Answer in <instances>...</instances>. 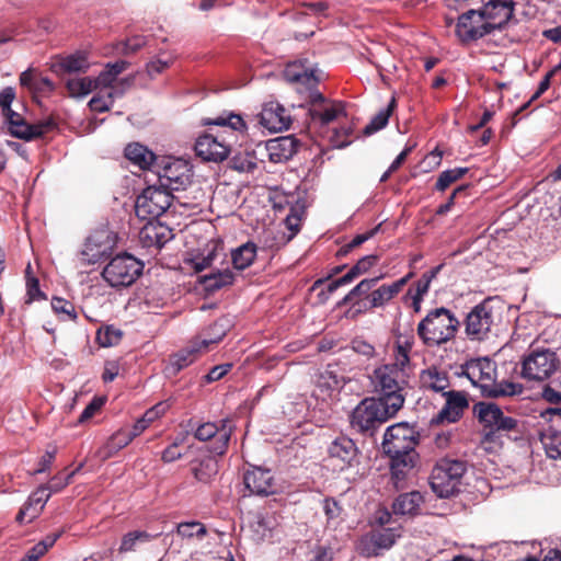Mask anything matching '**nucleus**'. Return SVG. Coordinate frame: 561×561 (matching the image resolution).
Wrapping results in <instances>:
<instances>
[{"label":"nucleus","instance_id":"nucleus-1","mask_svg":"<svg viewBox=\"0 0 561 561\" xmlns=\"http://www.w3.org/2000/svg\"><path fill=\"white\" fill-rule=\"evenodd\" d=\"M412 343H398L393 351V363L376 367L370 375V383L377 398L391 408L401 410L404 404V389L411 373L410 352Z\"/></svg>","mask_w":561,"mask_h":561},{"label":"nucleus","instance_id":"nucleus-2","mask_svg":"<svg viewBox=\"0 0 561 561\" xmlns=\"http://www.w3.org/2000/svg\"><path fill=\"white\" fill-rule=\"evenodd\" d=\"M381 445L390 458L392 479L398 484L415 465L417 433L408 423L400 422L386 430Z\"/></svg>","mask_w":561,"mask_h":561},{"label":"nucleus","instance_id":"nucleus-3","mask_svg":"<svg viewBox=\"0 0 561 561\" xmlns=\"http://www.w3.org/2000/svg\"><path fill=\"white\" fill-rule=\"evenodd\" d=\"M458 376L468 378L482 394L491 398L520 394L523 386L511 381L496 382V365L486 357L472 358L460 366Z\"/></svg>","mask_w":561,"mask_h":561},{"label":"nucleus","instance_id":"nucleus-4","mask_svg":"<svg viewBox=\"0 0 561 561\" xmlns=\"http://www.w3.org/2000/svg\"><path fill=\"white\" fill-rule=\"evenodd\" d=\"M460 325L457 317L447 308L431 310L417 324V335L427 346H439L456 336Z\"/></svg>","mask_w":561,"mask_h":561},{"label":"nucleus","instance_id":"nucleus-5","mask_svg":"<svg viewBox=\"0 0 561 561\" xmlns=\"http://www.w3.org/2000/svg\"><path fill=\"white\" fill-rule=\"evenodd\" d=\"M399 411L378 398H366L353 410L351 425L358 432L373 435L377 427L393 417Z\"/></svg>","mask_w":561,"mask_h":561},{"label":"nucleus","instance_id":"nucleus-6","mask_svg":"<svg viewBox=\"0 0 561 561\" xmlns=\"http://www.w3.org/2000/svg\"><path fill=\"white\" fill-rule=\"evenodd\" d=\"M210 330L215 332L214 335L198 336L190 345L169 357V362L164 367V374L168 377L176 376L182 369L193 364L201 354L208 350L209 345L220 342L226 334L224 324L219 322L214 323Z\"/></svg>","mask_w":561,"mask_h":561},{"label":"nucleus","instance_id":"nucleus-7","mask_svg":"<svg viewBox=\"0 0 561 561\" xmlns=\"http://www.w3.org/2000/svg\"><path fill=\"white\" fill-rule=\"evenodd\" d=\"M467 470L466 462L443 458L432 470L430 483L439 497H449L459 491L461 479Z\"/></svg>","mask_w":561,"mask_h":561},{"label":"nucleus","instance_id":"nucleus-8","mask_svg":"<svg viewBox=\"0 0 561 561\" xmlns=\"http://www.w3.org/2000/svg\"><path fill=\"white\" fill-rule=\"evenodd\" d=\"M142 270V262L128 253H122L104 266L102 277L111 287H128L136 282Z\"/></svg>","mask_w":561,"mask_h":561},{"label":"nucleus","instance_id":"nucleus-9","mask_svg":"<svg viewBox=\"0 0 561 561\" xmlns=\"http://www.w3.org/2000/svg\"><path fill=\"white\" fill-rule=\"evenodd\" d=\"M559 365L556 352L546 347L531 348L522 359L520 376L529 381H543L559 368Z\"/></svg>","mask_w":561,"mask_h":561},{"label":"nucleus","instance_id":"nucleus-10","mask_svg":"<svg viewBox=\"0 0 561 561\" xmlns=\"http://www.w3.org/2000/svg\"><path fill=\"white\" fill-rule=\"evenodd\" d=\"M153 172L158 175L160 185L165 190H184L191 183V165L181 158L160 157L154 164Z\"/></svg>","mask_w":561,"mask_h":561},{"label":"nucleus","instance_id":"nucleus-11","mask_svg":"<svg viewBox=\"0 0 561 561\" xmlns=\"http://www.w3.org/2000/svg\"><path fill=\"white\" fill-rule=\"evenodd\" d=\"M496 314L491 299H484L474 306L466 316L465 333L470 341L488 339L495 323Z\"/></svg>","mask_w":561,"mask_h":561},{"label":"nucleus","instance_id":"nucleus-12","mask_svg":"<svg viewBox=\"0 0 561 561\" xmlns=\"http://www.w3.org/2000/svg\"><path fill=\"white\" fill-rule=\"evenodd\" d=\"M117 244V236L107 228L94 230L85 240L80 252L83 264H95L108 257Z\"/></svg>","mask_w":561,"mask_h":561},{"label":"nucleus","instance_id":"nucleus-13","mask_svg":"<svg viewBox=\"0 0 561 561\" xmlns=\"http://www.w3.org/2000/svg\"><path fill=\"white\" fill-rule=\"evenodd\" d=\"M172 195L165 188L148 186L137 197L135 211L141 220L160 217L171 205Z\"/></svg>","mask_w":561,"mask_h":561},{"label":"nucleus","instance_id":"nucleus-14","mask_svg":"<svg viewBox=\"0 0 561 561\" xmlns=\"http://www.w3.org/2000/svg\"><path fill=\"white\" fill-rule=\"evenodd\" d=\"M478 420L490 433L512 432L517 428L518 421L504 414L499 405L492 402H478L473 408Z\"/></svg>","mask_w":561,"mask_h":561},{"label":"nucleus","instance_id":"nucleus-15","mask_svg":"<svg viewBox=\"0 0 561 561\" xmlns=\"http://www.w3.org/2000/svg\"><path fill=\"white\" fill-rule=\"evenodd\" d=\"M233 426L228 419L221 420L219 424L207 422L197 427L195 437L199 440L215 438L211 446V453L224 455L230 440Z\"/></svg>","mask_w":561,"mask_h":561},{"label":"nucleus","instance_id":"nucleus-16","mask_svg":"<svg viewBox=\"0 0 561 561\" xmlns=\"http://www.w3.org/2000/svg\"><path fill=\"white\" fill-rule=\"evenodd\" d=\"M457 35L465 42L476 41L492 32L481 9L461 14L456 26Z\"/></svg>","mask_w":561,"mask_h":561},{"label":"nucleus","instance_id":"nucleus-17","mask_svg":"<svg viewBox=\"0 0 561 561\" xmlns=\"http://www.w3.org/2000/svg\"><path fill=\"white\" fill-rule=\"evenodd\" d=\"M309 116L312 124L323 128L341 116H346V112L343 103L327 102L321 93H316L312 95Z\"/></svg>","mask_w":561,"mask_h":561},{"label":"nucleus","instance_id":"nucleus-18","mask_svg":"<svg viewBox=\"0 0 561 561\" xmlns=\"http://www.w3.org/2000/svg\"><path fill=\"white\" fill-rule=\"evenodd\" d=\"M339 387L340 383L336 375L329 370L321 373L311 392V398L317 401L314 408H318L322 412H328L339 393Z\"/></svg>","mask_w":561,"mask_h":561},{"label":"nucleus","instance_id":"nucleus-19","mask_svg":"<svg viewBox=\"0 0 561 561\" xmlns=\"http://www.w3.org/2000/svg\"><path fill=\"white\" fill-rule=\"evenodd\" d=\"M230 150L225 139L210 134L198 137L195 142L196 154L205 161L221 162L228 158Z\"/></svg>","mask_w":561,"mask_h":561},{"label":"nucleus","instance_id":"nucleus-20","mask_svg":"<svg viewBox=\"0 0 561 561\" xmlns=\"http://www.w3.org/2000/svg\"><path fill=\"white\" fill-rule=\"evenodd\" d=\"M260 124L273 133L288 129L291 124V117L288 111L276 102H270L264 105L260 115Z\"/></svg>","mask_w":561,"mask_h":561},{"label":"nucleus","instance_id":"nucleus-21","mask_svg":"<svg viewBox=\"0 0 561 561\" xmlns=\"http://www.w3.org/2000/svg\"><path fill=\"white\" fill-rule=\"evenodd\" d=\"M90 66L88 54L79 50L65 56H56L51 61L50 69L57 76L62 77L66 73H85Z\"/></svg>","mask_w":561,"mask_h":561},{"label":"nucleus","instance_id":"nucleus-22","mask_svg":"<svg viewBox=\"0 0 561 561\" xmlns=\"http://www.w3.org/2000/svg\"><path fill=\"white\" fill-rule=\"evenodd\" d=\"M283 76L286 81L299 83L309 89L319 82L318 70L307 59L288 62Z\"/></svg>","mask_w":561,"mask_h":561},{"label":"nucleus","instance_id":"nucleus-23","mask_svg":"<svg viewBox=\"0 0 561 561\" xmlns=\"http://www.w3.org/2000/svg\"><path fill=\"white\" fill-rule=\"evenodd\" d=\"M243 481L251 494L270 495L276 492L274 476L268 469L255 467L248 470Z\"/></svg>","mask_w":561,"mask_h":561},{"label":"nucleus","instance_id":"nucleus-24","mask_svg":"<svg viewBox=\"0 0 561 561\" xmlns=\"http://www.w3.org/2000/svg\"><path fill=\"white\" fill-rule=\"evenodd\" d=\"M481 11L493 32L503 27L511 20L514 2L512 0H490L481 8Z\"/></svg>","mask_w":561,"mask_h":561},{"label":"nucleus","instance_id":"nucleus-25","mask_svg":"<svg viewBox=\"0 0 561 561\" xmlns=\"http://www.w3.org/2000/svg\"><path fill=\"white\" fill-rule=\"evenodd\" d=\"M446 398L445 405L439 411L437 419L438 421H447L454 423L458 421L463 411L468 408L469 402L463 391H446L443 394Z\"/></svg>","mask_w":561,"mask_h":561},{"label":"nucleus","instance_id":"nucleus-26","mask_svg":"<svg viewBox=\"0 0 561 561\" xmlns=\"http://www.w3.org/2000/svg\"><path fill=\"white\" fill-rule=\"evenodd\" d=\"M552 412L560 416L540 433V442L549 458L561 459V409H554Z\"/></svg>","mask_w":561,"mask_h":561},{"label":"nucleus","instance_id":"nucleus-27","mask_svg":"<svg viewBox=\"0 0 561 561\" xmlns=\"http://www.w3.org/2000/svg\"><path fill=\"white\" fill-rule=\"evenodd\" d=\"M140 241L147 248H161L173 238L172 230L160 222H148L139 232Z\"/></svg>","mask_w":561,"mask_h":561},{"label":"nucleus","instance_id":"nucleus-28","mask_svg":"<svg viewBox=\"0 0 561 561\" xmlns=\"http://www.w3.org/2000/svg\"><path fill=\"white\" fill-rule=\"evenodd\" d=\"M55 122L51 118L45 119L34 125L27 124L24 119L22 122H13L9 133L16 138L30 141L37 137L43 136L45 133L54 129Z\"/></svg>","mask_w":561,"mask_h":561},{"label":"nucleus","instance_id":"nucleus-29","mask_svg":"<svg viewBox=\"0 0 561 561\" xmlns=\"http://www.w3.org/2000/svg\"><path fill=\"white\" fill-rule=\"evenodd\" d=\"M412 277V273L405 275L404 277L398 279L397 282L382 285L379 288L373 290L368 295V307L369 308H379L383 307L387 302H389L396 295L400 293L403 286L408 283V280Z\"/></svg>","mask_w":561,"mask_h":561},{"label":"nucleus","instance_id":"nucleus-30","mask_svg":"<svg viewBox=\"0 0 561 561\" xmlns=\"http://www.w3.org/2000/svg\"><path fill=\"white\" fill-rule=\"evenodd\" d=\"M125 157L141 170L154 171V164L160 159L147 147L135 142L125 148Z\"/></svg>","mask_w":561,"mask_h":561},{"label":"nucleus","instance_id":"nucleus-31","mask_svg":"<svg viewBox=\"0 0 561 561\" xmlns=\"http://www.w3.org/2000/svg\"><path fill=\"white\" fill-rule=\"evenodd\" d=\"M400 536V527L382 528L380 530L373 531L369 536V542L371 545L369 554L378 556L379 550L390 549Z\"/></svg>","mask_w":561,"mask_h":561},{"label":"nucleus","instance_id":"nucleus-32","mask_svg":"<svg viewBox=\"0 0 561 561\" xmlns=\"http://www.w3.org/2000/svg\"><path fill=\"white\" fill-rule=\"evenodd\" d=\"M51 493L46 485L39 486L35 492L31 494L27 503L20 510L18 514V520L22 522L24 516L28 515L30 519L35 518L39 512L44 508V505L49 500Z\"/></svg>","mask_w":561,"mask_h":561},{"label":"nucleus","instance_id":"nucleus-33","mask_svg":"<svg viewBox=\"0 0 561 561\" xmlns=\"http://www.w3.org/2000/svg\"><path fill=\"white\" fill-rule=\"evenodd\" d=\"M331 458L339 459L343 466H350L357 456L355 443L345 436L337 437L329 447Z\"/></svg>","mask_w":561,"mask_h":561},{"label":"nucleus","instance_id":"nucleus-34","mask_svg":"<svg viewBox=\"0 0 561 561\" xmlns=\"http://www.w3.org/2000/svg\"><path fill=\"white\" fill-rule=\"evenodd\" d=\"M421 385L423 388L435 392H446L449 387V379L445 371L438 370L436 367H430L421 373Z\"/></svg>","mask_w":561,"mask_h":561},{"label":"nucleus","instance_id":"nucleus-35","mask_svg":"<svg viewBox=\"0 0 561 561\" xmlns=\"http://www.w3.org/2000/svg\"><path fill=\"white\" fill-rule=\"evenodd\" d=\"M423 497L420 492H409L399 495L392 504L393 513L397 515H415L420 508Z\"/></svg>","mask_w":561,"mask_h":561},{"label":"nucleus","instance_id":"nucleus-36","mask_svg":"<svg viewBox=\"0 0 561 561\" xmlns=\"http://www.w3.org/2000/svg\"><path fill=\"white\" fill-rule=\"evenodd\" d=\"M159 536L160 534H150L145 530L128 531L123 536L118 551L121 553L136 551L139 546L148 543Z\"/></svg>","mask_w":561,"mask_h":561},{"label":"nucleus","instance_id":"nucleus-37","mask_svg":"<svg viewBox=\"0 0 561 561\" xmlns=\"http://www.w3.org/2000/svg\"><path fill=\"white\" fill-rule=\"evenodd\" d=\"M68 95L83 99L95 90V80L91 77H71L65 81Z\"/></svg>","mask_w":561,"mask_h":561},{"label":"nucleus","instance_id":"nucleus-38","mask_svg":"<svg viewBox=\"0 0 561 561\" xmlns=\"http://www.w3.org/2000/svg\"><path fill=\"white\" fill-rule=\"evenodd\" d=\"M233 273L226 268L201 277L199 282L206 291L214 293L233 283Z\"/></svg>","mask_w":561,"mask_h":561},{"label":"nucleus","instance_id":"nucleus-39","mask_svg":"<svg viewBox=\"0 0 561 561\" xmlns=\"http://www.w3.org/2000/svg\"><path fill=\"white\" fill-rule=\"evenodd\" d=\"M256 257V245L253 242H247L231 253L232 264L237 270H245Z\"/></svg>","mask_w":561,"mask_h":561},{"label":"nucleus","instance_id":"nucleus-40","mask_svg":"<svg viewBox=\"0 0 561 561\" xmlns=\"http://www.w3.org/2000/svg\"><path fill=\"white\" fill-rule=\"evenodd\" d=\"M131 440L133 438L130 437L128 432L118 431L115 434H113L105 443V445L100 449V456L103 459L110 458L118 450L126 447Z\"/></svg>","mask_w":561,"mask_h":561},{"label":"nucleus","instance_id":"nucleus-41","mask_svg":"<svg viewBox=\"0 0 561 561\" xmlns=\"http://www.w3.org/2000/svg\"><path fill=\"white\" fill-rule=\"evenodd\" d=\"M196 480L208 483L218 472V461L214 457H206L192 468Z\"/></svg>","mask_w":561,"mask_h":561},{"label":"nucleus","instance_id":"nucleus-42","mask_svg":"<svg viewBox=\"0 0 561 561\" xmlns=\"http://www.w3.org/2000/svg\"><path fill=\"white\" fill-rule=\"evenodd\" d=\"M354 126L351 123L342 124L337 128H333L328 139L333 148L342 149L351 145Z\"/></svg>","mask_w":561,"mask_h":561},{"label":"nucleus","instance_id":"nucleus-43","mask_svg":"<svg viewBox=\"0 0 561 561\" xmlns=\"http://www.w3.org/2000/svg\"><path fill=\"white\" fill-rule=\"evenodd\" d=\"M206 125H216V126H228L232 130L243 131L247 128L245 122L239 114L234 113H222L215 118H209L205 121Z\"/></svg>","mask_w":561,"mask_h":561},{"label":"nucleus","instance_id":"nucleus-44","mask_svg":"<svg viewBox=\"0 0 561 561\" xmlns=\"http://www.w3.org/2000/svg\"><path fill=\"white\" fill-rule=\"evenodd\" d=\"M396 106V99L392 98L387 107L380 110L370 121V123L365 127V134L371 135L380 129H382L389 121V117Z\"/></svg>","mask_w":561,"mask_h":561},{"label":"nucleus","instance_id":"nucleus-45","mask_svg":"<svg viewBox=\"0 0 561 561\" xmlns=\"http://www.w3.org/2000/svg\"><path fill=\"white\" fill-rule=\"evenodd\" d=\"M380 277L374 278H365L359 282L341 301V305L351 304L356 297L366 296L368 300V295L370 294L371 288L377 284Z\"/></svg>","mask_w":561,"mask_h":561},{"label":"nucleus","instance_id":"nucleus-46","mask_svg":"<svg viewBox=\"0 0 561 561\" xmlns=\"http://www.w3.org/2000/svg\"><path fill=\"white\" fill-rule=\"evenodd\" d=\"M295 141L289 137L272 140L268 145L271 157L289 158L294 152Z\"/></svg>","mask_w":561,"mask_h":561},{"label":"nucleus","instance_id":"nucleus-47","mask_svg":"<svg viewBox=\"0 0 561 561\" xmlns=\"http://www.w3.org/2000/svg\"><path fill=\"white\" fill-rule=\"evenodd\" d=\"M176 533L183 538H198L202 539L207 535L206 527L199 522H185L180 523L176 527Z\"/></svg>","mask_w":561,"mask_h":561},{"label":"nucleus","instance_id":"nucleus-48","mask_svg":"<svg viewBox=\"0 0 561 561\" xmlns=\"http://www.w3.org/2000/svg\"><path fill=\"white\" fill-rule=\"evenodd\" d=\"M467 171V168H455L442 172L435 184L436 190L442 192L445 191L451 183L461 179Z\"/></svg>","mask_w":561,"mask_h":561},{"label":"nucleus","instance_id":"nucleus-49","mask_svg":"<svg viewBox=\"0 0 561 561\" xmlns=\"http://www.w3.org/2000/svg\"><path fill=\"white\" fill-rule=\"evenodd\" d=\"M122 332L114 327H105L96 333V341L102 347L114 346L119 343Z\"/></svg>","mask_w":561,"mask_h":561},{"label":"nucleus","instance_id":"nucleus-50","mask_svg":"<svg viewBox=\"0 0 561 561\" xmlns=\"http://www.w3.org/2000/svg\"><path fill=\"white\" fill-rule=\"evenodd\" d=\"M231 168L238 172H253L257 163L255 158L250 153H238L231 159Z\"/></svg>","mask_w":561,"mask_h":561},{"label":"nucleus","instance_id":"nucleus-51","mask_svg":"<svg viewBox=\"0 0 561 561\" xmlns=\"http://www.w3.org/2000/svg\"><path fill=\"white\" fill-rule=\"evenodd\" d=\"M51 308L57 314L61 316L64 320H75L77 318L75 306L64 298L54 297Z\"/></svg>","mask_w":561,"mask_h":561},{"label":"nucleus","instance_id":"nucleus-52","mask_svg":"<svg viewBox=\"0 0 561 561\" xmlns=\"http://www.w3.org/2000/svg\"><path fill=\"white\" fill-rule=\"evenodd\" d=\"M89 107L93 112L103 113L108 111L112 106V95H107L106 92L103 93L102 90L99 91L88 103Z\"/></svg>","mask_w":561,"mask_h":561},{"label":"nucleus","instance_id":"nucleus-53","mask_svg":"<svg viewBox=\"0 0 561 561\" xmlns=\"http://www.w3.org/2000/svg\"><path fill=\"white\" fill-rule=\"evenodd\" d=\"M82 465H80L76 470L69 472V473H58L46 485V488L49 490L50 493H57L61 491L65 486H67L75 473L80 470Z\"/></svg>","mask_w":561,"mask_h":561},{"label":"nucleus","instance_id":"nucleus-54","mask_svg":"<svg viewBox=\"0 0 561 561\" xmlns=\"http://www.w3.org/2000/svg\"><path fill=\"white\" fill-rule=\"evenodd\" d=\"M46 299L45 294L39 288V282L35 276H28L26 280V304H32L36 300Z\"/></svg>","mask_w":561,"mask_h":561},{"label":"nucleus","instance_id":"nucleus-55","mask_svg":"<svg viewBox=\"0 0 561 561\" xmlns=\"http://www.w3.org/2000/svg\"><path fill=\"white\" fill-rule=\"evenodd\" d=\"M147 44L146 37L141 35H135L133 37L127 38L125 42L122 43L121 51L123 54H133L139 50L141 47H144Z\"/></svg>","mask_w":561,"mask_h":561},{"label":"nucleus","instance_id":"nucleus-56","mask_svg":"<svg viewBox=\"0 0 561 561\" xmlns=\"http://www.w3.org/2000/svg\"><path fill=\"white\" fill-rule=\"evenodd\" d=\"M133 83L131 78H124L112 84V87L107 88L106 94L112 95V103L114 104V100L117 98H122L127 89Z\"/></svg>","mask_w":561,"mask_h":561},{"label":"nucleus","instance_id":"nucleus-57","mask_svg":"<svg viewBox=\"0 0 561 561\" xmlns=\"http://www.w3.org/2000/svg\"><path fill=\"white\" fill-rule=\"evenodd\" d=\"M95 80V90H103L112 87L115 82H117V78L107 69L105 66L104 70H102L98 77L93 78Z\"/></svg>","mask_w":561,"mask_h":561},{"label":"nucleus","instance_id":"nucleus-58","mask_svg":"<svg viewBox=\"0 0 561 561\" xmlns=\"http://www.w3.org/2000/svg\"><path fill=\"white\" fill-rule=\"evenodd\" d=\"M55 89L54 82L47 78L42 77L37 75V78L35 79L34 85L31 90L33 93H39V94H46L53 92Z\"/></svg>","mask_w":561,"mask_h":561},{"label":"nucleus","instance_id":"nucleus-59","mask_svg":"<svg viewBox=\"0 0 561 561\" xmlns=\"http://www.w3.org/2000/svg\"><path fill=\"white\" fill-rule=\"evenodd\" d=\"M170 403L168 401H161L154 404L152 408L148 409L144 416L150 422H154L160 416L164 415L169 410Z\"/></svg>","mask_w":561,"mask_h":561},{"label":"nucleus","instance_id":"nucleus-60","mask_svg":"<svg viewBox=\"0 0 561 561\" xmlns=\"http://www.w3.org/2000/svg\"><path fill=\"white\" fill-rule=\"evenodd\" d=\"M103 399L101 398H94L82 411V413L79 416L78 422L83 423L88 420H90L103 405Z\"/></svg>","mask_w":561,"mask_h":561},{"label":"nucleus","instance_id":"nucleus-61","mask_svg":"<svg viewBox=\"0 0 561 561\" xmlns=\"http://www.w3.org/2000/svg\"><path fill=\"white\" fill-rule=\"evenodd\" d=\"M561 70V62H559L557 66H554L540 81L539 87L535 94L533 95L531 100H535L539 98L542 93H545L550 84H551V78Z\"/></svg>","mask_w":561,"mask_h":561},{"label":"nucleus","instance_id":"nucleus-62","mask_svg":"<svg viewBox=\"0 0 561 561\" xmlns=\"http://www.w3.org/2000/svg\"><path fill=\"white\" fill-rule=\"evenodd\" d=\"M541 396L547 402L561 405V390L556 389L551 383L542 388Z\"/></svg>","mask_w":561,"mask_h":561},{"label":"nucleus","instance_id":"nucleus-63","mask_svg":"<svg viewBox=\"0 0 561 561\" xmlns=\"http://www.w3.org/2000/svg\"><path fill=\"white\" fill-rule=\"evenodd\" d=\"M182 438L175 440L173 444H171L163 450L162 460L164 462H173L183 456V454L179 450V445L180 443H182Z\"/></svg>","mask_w":561,"mask_h":561},{"label":"nucleus","instance_id":"nucleus-64","mask_svg":"<svg viewBox=\"0 0 561 561\" xmlns=\"http://www.w3.org/2000/svg\"><path fill=\"white\" fill-rule=\"evenodd\" d=\"M171 62H172L171 58H167V59L157 58L147 64V71H148L149 76L153 77V76L160 73L161 71H163L164 69H167L171 65Z\"/></svg>","mask_w":561,"mask_h":561}]
</instances>
